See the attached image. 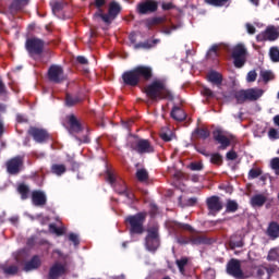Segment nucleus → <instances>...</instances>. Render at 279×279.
<instances>
[{"label":"nucleus","instance_id":"nucleus-6","mask_svg":"<svg viewBox=\"0 0 279 279\" xmlns=\"http://www.w3.org/2000/svg\"><path fill=\"white\" fill-rule=\"evenodd\" d=\"M145 247L153 254L158 252V247H160V233L158 232V228L151 227L147 230Z\"/></svg>","mask_w":279,"mask_h":279},{"label":"nucleus","instance_id":"nucleus-9","mask_svg":"<svg viewBox=\"0 0 279 279\" xmlns=\"http://www.w3.org/2000/svg\"><path fill=\"white\" fill-rule=\"evenodd\" d=\"M226 271L228 276H231L235 279H245V272H243V268H241V260L236 258H231L226 266Z\"/></svg>","mask_w":279,"mask_h":279},{"label":"nucleus","instance_id":"nucleus-23","mask_svg":"<svg viewBox=\"0 0 279 279\" xmlns=\"http://www.w3.org/2000/svg\"><path fill=\"white\" fill-rule=\"evenodd\" d=\"M190 245H210V239L204 234L190 235Z\"/></svg>","mask_w":279,"mask_h":279},{"label":"nucleus","instance_id":"nucleus-11","mask_svg":"<svg viewBox=\"0 0 279 279\" xmlns=\"http://www.w3.org/2000/svg\"><path fill=\"white\" fill-rule=\"evenodd\" d=\"M130 148L132 151H136V154L143 155V154H154V146L151 145V142L149 140H137L135 142H132L130 144Z\"/></svg>","mask_w":279,"mask_h":279},{"label":"nucleus","instance_id":"nucleus-58","mask_svg":"<svg viewBox=\"0 0 279 279\" xmlns=\"http://www.w3.org/2000/svg\"><path fill=\"white\" fill-rule=\"evenodd\" d=\"M256 77H258V74L256 73V71H250L247 73V82H256Z\"/></svg>","mask_w":279,"mask_h":279},{"label":"nucleus","instance_id":"nucleus-59","mask_svg":"<svg viewBox=\"0 0 279 279\" xmlns=\"http://www.w3.org/2000/svg\"><path fill=\"white\" fill-rule=\"evenodd\" d=\"M161 10H163L165 12L169 10H175V5L172 2L162 3Z\"/></svg>","mask_w":279,"mask_h":279},{"label":"nucleus","instance_id":"nucleus-36","mask_svg":"<svg viewBox=\"0 0 279 279\" xmlns=\"http://www.w3.org/2000/svg\"><path fill=\"white\" fill-rule=\"evenodd\" d=\"M266 258L269 263H279V247L270 248Z\"/></svg>","mask_w":279,"mask_h":279},{"label":"nucleus","instance_id":"nucleus-38","mask_svg":"<svg viewBox=\"0 0 279 279\" xmlns=\"http://www.w3.org/2000/svg\"><path fill=\"white\" fill-rule=\"evenodd\" d=\"M175 265H177L180 274L184 275L186 272V269L184 267H186V265H189V257L184 256V257H181L180 259H177Z\"/></svg>","mask_w":279,"mask_h":279},{"label":"nucleus","instance_id":"nucleus-12","mask_svg":"<svg viewBox=\"0 0 279 279\" xmlns=\"http://www.w3.org/2000/svg\"><path fill=\"white\" fill-rule=\"evenodd\" d=\"M24 159H23V156L19 155V156H15L11 159H9L7 162H5V167H7V172L10 174V175H19L23 169V165H24Z\"/></svg>","mask_w":279,"mask_h":279},{"label":"nucleus","instance_id":"nucleus-41","mask_svg":"<svg viewBox=\"0 0 279 279\" xmlns=\"http://www.w3.org/2000/svg\"><path fill=\"white\" fill-rule=\"evenodd\" d=\"M179 204L181 206V208H189L191 206H196L197 204V197H191L184 201V203L182 202V197L179 198Z\"/></svg>","mask_w":279,"mask_h":279},{"label":"nucleus","instance_id":"nucleus-32","mask_svg":"<svg viewBox=\"0 0 279 279\" xmlns=\"http://www.w3.org/2000/svg\"><path fill=\"white\" fill-rule=\"evenodd\" d=\"M29 3V0H13L10 10L12 12H19L22 8H25Z\"/></svg>","mask_w":279,"mask_h":279},{"label":"nucleus","instance_id":"nucleus-55","mask_svg":"<svg viewBox=\"0 0 279 279\" xmlns=\"http://www.w3.org/2000/svg\"><path fill=\"white\" fill-rule=\"evenodd\" d=\"M272 76H274V74H271V72H269V71H262L260 72V77L263 78V81L265 83L269 82Z\"/></svg>","mask_w":279,"mask_h":279},{"label":"nucleus","instance_id":"nucleus-56","mask_svg":"<svg viewBox=\"0 0 279 279\" xmlns=\"http://www.w3.org/2000/svg\"><path fill=\"white\" fill-rule=\"evenodd\" d=\"M68 162L70 163V167H71L72 171H78L80 170V162L75 161L73 158H70L68 160Z\"/></svg>","mask_w":279,"mask_h":279},{"label":"nucleus","instance_id":"nucleus-39","mask_svg":"<svg viewBox=\"0 0 279 279\" xmlns=\"http://www.w3.org/2000/svg\"><path fill=\"white\" fill-rule=\"evenodd\" d=\"M51 8H52V13L54 15H58V14H60V12H62L64 10V8H66V2L56 1V2L51 3Z\"/></svg>","mask_w":279,"mask_h":279},{"label":"nucleus","instance_id":"nucleus-37","mask_svg":"<svg viewBox=\"0 0 279 279\" xmlns=\"http://www.w3.org/2000/svg\"><path fill=\"white\" fill-rule=\"evenodd\" d=\"M120 184L122 185V190L116 187V193H118V195H125L128 199H134V193L128 191V185H125V182H121Z\"/></svg>","mask_w":279,"mask_h":279},{"label":"nucleus","instance_id":"nucleus-48","mask_svg":"<svg viewBox=\"0 0 279 279\" xmlns=\"http://www.w3.org/2000/svg\"><path fill=\"white\" fill-rule=\"evenodd\" d=\"M268 138H270V141H278L279 140V130L270 128L268 131Z\"/></svg>","mask_w":279,"mask_h":279},{"label":"nucleus","instance_id":"nucleus-53","mask_svg":"<svg viewBox=\"0 0 279 279\" xmlns=\"http://www.w3.org/2000/svg\"><path fill=\"white\" fill-rule=\"evenodd\" d=\"M49 230H51L52 232H54V234L57 236H62V234H64V229L62 228H58L56 225L50 223L49 225Z\"/></svg>","mask_w":279,"mask_h":279},{"label":"nucleus","instance_id":"nucleus-5","mask_svg":"<svg viewBox=\"0 0 279 279\" xmlns=\"http://www.w3.org/2000/svg\"><path fill=\"white\" fill-rule=\"evenodd\" d=\"M263 97V89L258 88H248L241 89L234 93V98L236 104H245V101H258Z\"/></svg>","mask_w":279,"mask_h":279},{"label":"nucleus","instance_id":"nucleus-25","mask_svg":"<svg viewBox=\"0 0 279 279\" xmlns=\"http://www.w3.org/2000/svg\"><path fill=\"white\" fill-rule=\"evenodd\" d=\"M250 204L253 208H263L267 204V196L264 194H255L251 197Z\"/></svg>","mask_w":279,"mask_h":279},{"label":"nucleus","instance_id":"nucleus-15","mask_svg":"<svg viewBox=\"0 0 279 279\" xmlns=\"http://www.w3.org/2000/svg\"><path fill=\"white\" fill-rule=\"evenodd\" d=\"M279 31L276 26H268L264 32L256 36L257 43H263L265 40H269L274 43V40H278Z\"/></svg>","mask_w":279,"mask_h":279},{"label":"nucleus","instance_id":"nucleus-42","mask_svg":"<svg viewBox=\"0 0 279 279\" xmlns=\"http://www.w3.org/2000/svg\"><path fill=\"white\" fill-rule=\"evenodd\" d=\"M239 210V203L233 199H227L226 213H236Z\"/></svg>","mask_w":279,"mask_h":279},{"label":"nucleus","instance_id":"nucleus-57","mask_svg":"<svg viewBox=\"0 0 279 279\" xmlns=\"http://www.w3.org/2000/svg\"><path fill=\"white\" fill-rule=\"evenodd\" d=\"M202 94L204 95V97H207L208 99L215 97V93H213L211 89L208 87L203 88Z\"/></svg>","mask_w":279,"mask_h":279},{"label":"nucleus","instance_id":"nucleus-43","mask_svg":"<svg viewBox=\"0 0 279 279\" xmlns=\"http://www.w3.org/2000/svg\"><path fill=\"white\" fill-rule=\"evenodd\" d=\"M209 156L211 165H217L218 167H221L223 165V156H221V154L214 153Z\"/></svg>","mask_w":279,"mask_h":279},{"label":"nucleus","instance_id":"nucleus-3","mask_svg":"<svg viewBox=\"0 0 279 279\" xmlns=\"http://www.w3.org/2000/svg\"><path fill=\"white\" fill-rule=\"evenodd\" d=\"M145 221H147V213L143 211L130 215L124 219V223H126L131 236H141V234L145 233Z\"/></svg>","mask_w":279,"mask_h":279},{"label":"nucleus","instance_id":"nucleus-20","mask_svg":"<svg viewBox=\"0 0 279 279\" xmlns=\"http://www.w3.org/2000/svg\"><path fill=\"white\" fill-rule=\"evenodd\" d=\"M66 274V266L56 262L49 269L48 279H59Z\"/></svg>","mask_w":279,"mask_h":279},{"label":"nucleus","instance_id":"nucleus-2","mask_svg":"<svg viewBox=\"0 0 279 279\" xmlns=\"http://www.w3.org/2000/svg\"><path fill=\"white\" fill-rule=\"evenodd\" d=\"M144 93L151 101H162V99L173 101V94L167 88L165 80H154L144 88Z\"/></svg>","mask_w":279,"mask_h":279},{"label":"nucleus","instance_id":"nucleus-47","mask_svg":"<svg viewBox=\"0 0 279 279\" xmlns=\"http://www.w3.org/2000/svg\"><path fill=\"white\" fill-rule=\"evenodd\" d=\"M270 169L275 171V175H279V157H275L270 160Z\"/></svg>","mask_w":279,"mask_h":279},{"label":"nucleus","instance_id":"nucleus-44","mask_svg":"<svg viewBox=\"0 0 279 279\" xmlns=\"http://www.w3.org/2000/svg\"><path fill=\"white\" fill-rule=\"evenodd\" d=\"M136 178L138 182H147L149 180V172L146 169H138L136 171Z\"/></svg>","mask_w":279,"mask_h":279},{"label":"nucleus","instance_id":"nucleus-49","mask_svg":"<svg viewBox=\"0 0 279 279\" xmlns=\"http://www.w3.org/2000/svg\"><path fill=\"white\" fill-rule=\"evenodd\" d=\"M259 175H263V170L260 169H251L248 171V178L251 180H256V178H259Z\"/></svg>","mask_w":279,"mask_h":279},{"label":"nucleus","instance_id":"nucleus-18","mask_svg":"<svg viewBox=\"0 0 279 279\" xmlns=\"http://www.w3.org/2000/svg\"><path fill=\"white\" fill-rule=\"evenodd\" d=\"M66 121L70 134H80V132H84V126L82 125L80 119L75 117V114L71 113L66 116Z\"/></svg>","mask_w":279,"mask_h":279},{"label":"nucleus","instance_id":"nucleus-61","mask_svg":"<svg viewBox=\"0 0 279 279\" xmlns=\"http://www.w3.org/2000/svg\"><path fill=\"white\" fill-rule=\"evenodd\" d=\"M69 241L74 243V245H80V238H77V234H75V233L69 234Z\"/></svg>","mask_w":279,"mask_h":279},{"label":"nucleus","instance_id":"nucleus-63","mask_svg":"<svg viewBox=\"0 0 279 279\" xmlns=\"http://www.w3.org/2000/svg\"><path fill=\"white\" fill-rule=\"evenodd\" d=\"M16 121L17 123H28L29 120L24 114L17 113Z\"/></svg>","mask_w":279,"mask_h":279},{"label":"nucleus","instance_id":"nucleus-21","mask_svg":"<svg viewBox=\"0 0 279 279\" xmlns=\"http://www.w3.org/2000/svg\"><path fill=\"white\" fill-rule=\"evenodd\" d=\"M32 202L34 206H46L47 205V195L43 191H33L32 192Z\"/></svg>","mask_w":279,"mask_h":279},{"label":"nucleus","instance_id":"nucleus-10","mask_svg":"<svg viewBox=\"0 0 279 279\" xmlns=\"http://www.w3.org/2000/svg\"><path fill=\"white\" fill-rule=\"evenodd\" d=\"M233 64L235 69H243L245 66V56H247V49L242 44H238L232 50Z\"/></svg>","mask_w":279,"mask_h":279},{"label":"nucleus","instance_id":"nucleus-62","mask_svg":"<svg viewBox=\"0 0 279 279\" xmlns=\"http://www.w3.org/2000/svg\"><path fill=\"white\" fill-rule=\"evenodd\" d=\"M239 158V155H236V151L230 150L227 153V160H236Z\"/></svg>","mask_w":279,"mask_h":279},{"label":"nucleus","instance_id":"nucleus-1","mask_svg":"<svg viewBox=\"0 0 279 279\" xmlns=\"http://www.w3.org/2000/svg\"><path fill=\"white\" fill-rule=\"evenodd\" d=\"M154 77V69L149 65H136L135 68L123 72L122 82L124 86H131V88H136L145 82H150Z\"/></svg>","mask_w":279,"mask_h":279},{"label":"nucleus","instance_id":"nucleus-16","mask_svg":"<svg viewBox=\"0 0 279 279\" xmlns=\"http://www.w3.org/2000/svg\"><path fill=\"white\" fill-rule=\"evenodd\" d=\"M278 271L276 265H260L256 267V276L259 279H271V276Z\"/></svg>","mask_w":279,"mask_h":279},{"label":"nucleus","instance_id":"nucleus-29","mask_svg":"<svg viewBox=\"0 0 279 279\" xmlns=\"http://www.w3.org/2000/svg\"><path fill=\"white\" fill-rule=\"evenodd\" d=\"M158 43H160V39H147L146 41L135 44L134 49H153Z\"/></svg>","mask_w":279,"mask_h":279},{"label":"nucleus","instance_id":"nucleus-13","mask_svg":"<svg viewBox=\"0 0 279 279\" xmlns=\"http://www.w3.org/2000/svg\"><path fill=\"white\" fill-rule=\"evenodd\" d=\"M135 10L141 16L145 14H154V12H158V1L145 0L143 2L137 3Z\"/></svg>","mask_w":279,"mask_h":279},{"label":"nucleus","instance_id":"nucleus-51","mask_svg":"<svg viewBox=\"0 0 279 279\" xmlns=\"http://www.w3.org/2000/svg\"><path fill=\"white\" fill-rule=\"evenodd\" d=\"M229 246L231 247V250H236V247H243V241H236L234 240V238H231V240L229 241Z\"/></svg>","mask_w":279,"mask_h":279},{"label":"nucleus","instance_id":"nucleus-64","mask_svg":"<svg viewBox=\"0 0 279 279\" xmlns=\"http://www.w3.org/2000/svg\"><path fill=\"white\" fill-rule=\"evenodd\" d=\"M160 23H162V17H153L148 22V25H160Z\"/></svg>","mask_w":279,"mask_h":279},{"label":"nucleus","instance_id":"nucleus-27","mask_svg":"<svg viewBox=\"0 0 279 279\" xmlns=\"http://www.w3.org/2000/svg\"><path fill=\"white\" fill-rule=\"evenodd\" d=\"M41 262L38 255L32 257L31 260L26 262L24 265V271H33V269H38L40 267Z\"/></svg>","mask_w":279,"mask_h":279},{"label":"nucleus","instance_id":"nucleus-34","mask_svg":"<svg viewBox=\"0 0 279 279\" xmlns=\"http://www.w3.org/2000/svg\"><path fill=\"white\" fill-rule=\"evenodd\" d=\"M17 193L21 195V199L29 198V186L25 183H21L17 185Z\"/></svg>","mask_w":279,"mask_h":279},{"label":"nucleus","instance_id":"nucleus-28","mask_svg":"<svg viewBox=\"0 0 279 279\" xmlns=\"http://www.w3.org/2000/svg\"><path fill=\"white\" fill-rule=\"evenodd\" d=\"M170 117L174 119V121L182 122L186 120V112H184L182 108L174 106L170 112Z\"/></svg>","mask_w":279,"mask_h":279},{"label":"nucleus","instance_id":"nucleus-22","mask_svg":"<svg viewBox=\"0 0 279 279\" xmlns=\"http://www.w3.org/2000/svg\"><path fill=\"white\" fill-rule=\"evenodd\" d=\"M207 80L214 86L219 87V86H221V84H223V75H221V73H219L215 70H211L207 73Z\"/></svg>","mask_w":279,"mask_h":279},{"label":"nucleus","instance_id":"nucleus-8","mask_svg":"<svg viewBox=\"0 0 279 279\" xmlns=\"http://www.w3.org/2000/svg\"><path fill=\"white\" fill-rule=\"evenodd\" d=\"M26 51L29 56H43L45 51V40L40 38H28L25 43Z\"/></svg>","mask_w":279,"mask_h":279},{"label":"nucleus","instance_id":"nucleus-7","mask_svg":"<svg viewBox=\"0 0 279 279\" xmlns=\"http://www.w3.org/2000/svg\"><path fill=\"white\" fill-rule=\"evenodd\" d=\"M47 77L51 84H64V82H66L64 68H62V65L59 64H52L49 66Z\"/></svg>","mask_w":279,"mask_h":279},{"label":"nucleus","instance_id":"nucleus-50","mask_svg":"<svg viewBox=\"0 0 279 279\" xmlns=\"http://www.w3.org/2000/svg\"><path fill=\"white\" fill-rule=\"evenodd\" d=\"M270 59L272 62H279V49L277 47L270 48Z\"/></svg>","mask_w":279,"mask_h":279},{"label":"nucleus","instance_id":"nucleus-33","mask_svg":"<svg viewBox=\"0 0 279 279\" xmlns=\"http://www.w3.org/2000/svg\"><path fill=\"white\" fill-rule=\"evenodd\" d=\"M0 269L3 270V274L5 276H16L19 274V266L12 265V266H5V264L0 265Z\"/></svg>","mask_w":279,"mask_h":279},{"label":"nucleus","instance_id":"nucleus-30","mask_svg":"<svg viewBox=\"0 0 279 279\" xmlns=\"http://www.w3.org/2000/svg\"><path fill=\"white\" fill-rule=\"evenodd\" d=\"M194 138H202L206 141V138L210 137V131L207 128H199L197 126L193 132Z\"/></svg>","mask_w":279,"mask_h":279},{"label":"nucleus","instance_id":"nucleus-24","mask_svg":"<svg viewBox=\"0 0 279 279\" xmlns=\"http://www.w3.org/2000/svg\"><path fill=\"white\" fill-rule=\"evenodd\" d=\"M266 233H267V236H269V239H271L272 241H276V239H279V223H278V221H270L268 223Z\"/></svg>","mask_w":279,"mask_h":279},{"label":"nucleus","instance_id":"nucleus-31","mask_svg":"<svg viewBox=\"0 0 279 279\" xmlns=\"http://www.w3.org/2000/svg\"><path fill=\"white\" fill-rule=\"evenodd\" d=\"M207 5H213L214 8H223L230 5L232 0H204Z\"/></svg>","mask_w":279,"mask_h":279},{"label":"nucleus","instance_id":"nucleus-35","mask_svg":"<svg viewBox=\"0 0 279 279\" xmlns=\"http://www.w3.org/2000/svg\"><path fill=\"white\" fill-rule=\"evenodd\" d=\"M82 99H80L77 96H73L71 94L65 95V106L68 108H73V106H77Z\"/></svg>","mask_w":279,"mask_h":279},{"label":"nucleus","instance_id":"nucleus-14","mask_svg":"<svg viewBox=\"0 0 279 279\" xmlns=\"http://www.w3.org/2000/svg\"><path fill=\"white\" fill-rule=\"evenodd\" d=\"M28 136H32L35 143H47L49 141V132L45 129L31 126L27 131Z\"/></svg>","mask_w":279,"mask_h":279},{"label":"nucleus","instance_id":"nucleus-45","mask_svg":"<svg viewBox=\"0 0 279 279\" xmlns=\"http://www.w3.org/2000/svg\"><path fill=\"white\" fill-rule=\"evenodd\" d=\"M167 228L174 234H178V230H180V222L175 220H170L167 222Z\"/></svg>","mask_w":279,"mask_h":279},{"label":"nucleus","instance_id":"nucleus-40","mask_svg":"<svg viewBox=\"0 0 279 279\" xmlns=\"http://www.w3.org/2000/svg\"><path fill=\"white\" fill-rule=\"evenodd\" d=\"M51 173H54V175H63V173H66V166L54 163L51 166Z\"/></svg>","mask_w":279,"mask_h":279},{"label":"nucleus","instance_id":"nucleus-26","mask_svg":"<svg viewBox=\"0 0 279 279\" xmlns=\"http://www.w3.org/2000/svg\"><path fill=\"white\" fill-rule=\"evenodd\" d=\"M106 180L107 182H109V184H111V186H113L114 191H123V185L121 184V182H125V181H117V177H114V172L111 170H107V174H106Z\"/></svg>","mask_w":279,"mask_h":279},{"label":"nucleus","instance_id":"nucleus-17","mask_svg":"<svg viewBox=\"0 0 279 279\" xmlns=\"http://www.w3.org/2000/svg\"><path fill=\"white\" fill-rule=\"evenodd\" d=\"M213 138L216 143H218V145H220L218 149L221 150H226V148L230 147V145L232 144L230 137L226 136V134H223V131L220 129H216L213 131Z\"/></svg>","mask_w":279,"mask_h":279},{"label":"nucleus","instance_id":"nucleus-60","mask_svg":"<svg viewBox=\"0 0 279 279\" xmlns=\"http://www.w3.org/2000/svg\"><path fill=\"white\" fill-rule=\"evenodd\" d=\"M180 230H185L186 232H195V229L189 223L180 222Z\"/></svg>","mask_w":279,"mask_h":279},{"label":"nucleus","instance_id":"nucleus-46","mask_svg":"<svg viewBox=\"0 0 279 279\" xmlns=\"http://www.w3.org/2000/svg\"><path fill=\"white\" fill-rule=\"evenodd\" d=\"M191 171H202L204 169V163L202 161H193L187 166Z\"/></svg>","mask_w":279,"mask_h":279},{"label":"nucleus","instance_id":"nucleus-54","mask_svg":"<svg viewBox=\"0 0 279 279\" xmlns=\"http://www.w3.org/2000/svg\"><path fill=\"white\" fill-rule=\"evenodd\" d=\"M177 243H179V245H189L191 244V236L190 238H186L184 235L177 236Z\"/></svg>","mask_w":279,"mask_h":279},{"label":"nucleus","instance_id":"nucleus-52","mask_svg":"<svg viewBox=\"0 0 279 279\" xmlns=\"http://www.w3.org/2000/svg\"><path fill=\"white\" fill-rule=\"evenodd\" d=\"M92 5H95L97 8V12H100V14H104V5H106V0H94V3Z\"/></svg>","mask_w":279,"mask_h":279},{"label":"nucleus","instance_id":"nucleus-19","mask_svg":"<svg viewBox=\"0 0 279 279\" xmlns=\"http://www.w3.org/2000/svg\"><path fill=\"white\" fill-rule=\"evenodd\" d=\"M206 206L209 213H221L223 210V203L221 202V197L214 195L206 199Z\"/></svg>","mask_w":279,"mask_h":279},{"label":"nucleus","instance_id":"nucleus-4","mask_svg":"<svg viewBox=\"0 0 279 279\" xmlns=\"http://www.w3.org/2000/svg\"><path fill=\"white\" fill-rule=\"evenodd\" d=\"M121 10L122 8L119 2L111 1L109 3L108 13L96 12L94 14V19H101L102 23H106V25H110L112 24V21H114L117 16L121 14Z\"/></svg>","mask_w":279,"mask_h":279}]
</instances>
